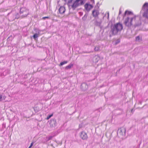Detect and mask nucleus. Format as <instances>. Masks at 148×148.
Instances as JSON below:
<instances>
[{"label":"nucleus","mask_w":148,"mask_h":148,"mask_svg":"<svg viewBox=\"0 0 148 148\" xmlns=\"http://www.w3.org/2000/svg\"><path fill=\"white\" fill-rule=\"evenodd\" d=\"M125 14L128 15V17L125 18L124 22V24L126 26L130 27L133 24L135 25H137L138 19L136 16L133 15L131 12L126 11Z\"/></svg>","instance_id":"f257e3e1"},{"label":"nucleus","mask_w":148,"mask_h":148,"mask_svg":"<svg viewBox=\"0 0 148 148\" xmlns=\"http://www.w3.org/2000/svg\"><path fill=\"white\" fill-rule=\"evenodd\" d=\"M123 27L122 24L120 23L115 24L112 28L111 32L112 35L116 34L119 32L122 29Z\"/></svg>","instance_id":"f03ea898"},{"label":"nucleus","mask_w":148,"mask_h":148,"mask_svg":"<svg viewBox=\"0 0 148 148\" xmlns=\"http://www.w3.org/2000/svg\"><path fill=\"white\" fill-rule=\"evenodd\" d=\"M126 130L124 127H121L118 129L117 134L120 137L125 136V134Z\"/></svg>","instance_id":"7ed1b4c3"},{"label":"nucleus","mask_w":148,"mask_h":148,"mask_svg":"<svg viewBox=\"0 0 148 148\" xmlns=\"http://www.w3.org/2000/svg\"><path fill=\"white\" fill-rule=\"evenodd\" d=\"M20 12L21 13H23V15L25 16H27L29 13V10L25 8H22L20 9Z\"/></svg>","instance_id":"20e7f679"},{"label":"nucleus","mask_w":148,"mask_h":148,"mask_svg":"<svg viewBox=\"0 0 148 148\" xmlns=\"http://www.w3.org/2000/svg\"><path fill=\"white\" fill-rule=\"evenodd\" d=\"M79 3H78L76 0L74 1L71 6V8L73 10H74L77 7L80 6Z\"/></svg>","instance_id":"39448f33"},{"label":"nucleus","mask_w":148,"mask_h":148,"mask_svg":"<svg viewBox=\"0 0 148 148\" xmlns=\"http://www.w3.org/2000/svg\"><path fill=\"white\" fill-rule=\"evenodd\" d=\"M86 10L87 11H89L93 8V6L88 3H86L84 5Z\"/></svg>","instance_id":"423d86ee"},{"label":"nucleus","mask_w":148,"mask_h":148,"mask_svg":"<svg viewBox=\"0 0 148 148\" xmlns=\"http://www.w3.org/2000/svg\"><path fill=\"white\" fill-rule=\"evenodd\" d=\"M92 14L93 16L95 17H98L99 15V12L98 10L94 9L92 12Z\"/></svg>","instance_id":"0eeeda50"},{"label":"nucleus","mask_w":148,"mask_h":148,"mask_svg":"<svg viewBox=\"0 0 148 148\" xmlns=\"http://www.w3.org/2000/svg\"><path fill=\"white\" fill-rule=\"evenodd\" d=\"M142 10L144 12L148 11V3H145L143 5L142 8Z\"/></svg>","instance_id":"6e6552de"},{"label":"nucleus","mask_w":148,"mask_h":148,"mask_svg":"<svg viewBox=\"0 0 148 148\" xmlns=\"http://www.w3.org/2000/svg\"><path fill=\"white\" fill-rule=\"evenodd\" d=\"M80 136L81 138L83 140L86 139L88 137L87 134L83 132H81Z\"/></svg>","instance_id":"1a4fd4ad"},{"label":"nucleus","mask_w":148,"mask_h":148,"mask_svg":"<svg viewBox=\"0 0 148 148\" xmlns=\"http://www.w3.org/2000/svg\"><path fill=\"white\" fill-rule=\"evenodd\" d=\"M65 10V8L64 6H61L59 9V13L61 14L64 13Z\"/></svg>","instance_id":"9d476101"},{"label":"nucleus","mask_w":148,"mask_h":148,"mask_svg":"<svg viewBox=\"0 0 148 148\" xmlns=\"http://www.w3.org/2000/svg\"><path fill=\"white\" fill-rule=\"evenodd\" d=\"M73 0H64L66 2L67 4L69 7H70L72 5Z\"/></svg>","instance_id":"9b49d317"},{"label":"nucleus","mask_w":148,"mask_h":148,"mask_svg":"<svg viewBox=\"0 0 148 148\" xmlns=\"http://www.w3.org/2000/svg\"><path fill=\"white\" fill-rule=\"evenodd\" d=\"M80 5H83L84 3V0H76Z\"/></svg>","instance_id":"f8f14e48"},{"label":"nucleus","mask_w":148,"mask_h":148,"mask_svg":"<svg viewBox=\"0 0 148 148\" xmlns=\"http://www.w3.org/2000/svg\"><path fill=\"white\" fill-rule=\"evenodd\" d=\"M73 64H69V65L66 66L65 67V69H70L71 67H73Z\"/></svg>","instance_id":"ddd939ff"},{"label":"nucleus","mask_w":148,"mask_h":148,"mask_svg":"<svg viewBox=\"0 0 148 148\" xmlns=\"http://www.w3.org/2000/svg\"><path fill=\"white\" fill-rule=\"evenodd\" d=\"M143 16L148 18V10L144 12Z\"/></svg>","instance_id":"4468645a"},{"label":"nucleus","mask_w":148,"mask_h":148,"mask_svg":"<svg viewBox=\"0 0 148 148\" xmlns=\"http://www.w3.org/2000/svg\"><path fill=\"white\" fill-rule=\"evenodd\" d=\"M67 63V61H64V62H61L59 65L60 66H62L63 65L66 64Z\"/></svg>","instance_id":"2eb2a0df"},{"label":"nucleus","mask_w":148,"mask_h":148,"mask_svg":"<svg viewBox=\"0 0 148 148\" xmlns=\"http://www.w3.org/2000/svg\"><path fill=\"white\" fill-rule=\"evenodd\" d=\"M33 37L35 40L36 39V38H37L38 37V36L37 34H35L33 36Z\"/></svg>","instance_id":"dca6fc26"},{"label":"nucleus","mask_w":148,"mask_h":148,"mask_svg":"<svg viewBox=\"0 0 148 148\" xmlns=\"http://www.w3.org/2000/svg\"><path fill=\"white\" fill-rule=\"evenodd\" d=\"M141 38H140L139 36H137L136 37V41H139L140 40H141Z\"/></svg>","instance_id":"f3484780"},{"label":"nucleus","mask_w":148,"mask_h":148,"mask_svg":"<svg viewBox=\"0 0 148 148\" xmlns=\"http://www.w3.org/2000/svg\"><path fill=\"white\" fill-rule=\"evenodd\" d=\"M53 114H52L49 115L47 117L46 119L47 120H48L50 118H51V116H53Z\"/></svg>","instance_id":"a211bd4d"},{"label":"nucleus","mask_w":148,"mask_h":148,"mask_svg":"<svg viewBox=\"0 0 148 148\" xmlns=\"http://www.w3.org/2000/svg\"><path fill=\"white\" fill-rule=\"evenodd\" d=\"M49 18V17L48 16H45V17H43L42 18V19L43 20H45L46 18L48 19V18Z\"/></svg>","instance_id":"6ab92c4d"},{"label":"nucleus","mask_w":148,"mask_h":148,"mask_svg":"<svg viewBox=\"0 0 148 148\" xmlns=\"http://www.w3.org/2000/svg\"><path fill=\"white\" fill-rule=\"evenodd\" d=\"M99 48L98 47H95V51H98L99 49Z\"/></svg>","instance_id":"aec40b11"},{"label":"nucleus","mask_w":148,"mask_h":148,"mask_svg":"<svg viewBox=\"0 0 148 148\" xmlns=\"http://www.w3.org/2000/svg\"><path fill=\"white\" fill-rule=\"evenodd\" d=\"M33 142L32 143L30 146H31V147H32V145H33Z\"/></svg>","instance_id":"412c9836"},{"label":"nucleus","mask_w":148,"mask_h":148,"mask_svg":"<svg viewBox=\"0 0 148 148\" xmlns=\"http://www.w3.org/2000/svg\"><path fill=\"white\" fill-rule=\"evenodd\" d=\"M107 14H108V18H109V12H107Z\"/></svg>","instance_id":"4be33fe9"},{"label":"nucleus","mask_w":148,"mask_h":148,"mask_svg":"<svg viewBox=\"0 0 148 148\" xmlns=\"http://www.w3.org/2000/svg\"><path fill=\"white\" fill-rule=\"evenodd\" d=\"M91 1H92V3H94V0H91Z\"/></svg>","instance_id":"5701e85b"},{"label":"nucleus","mask_w":148,"mask_h":148,"mask_svg":"<svg viewBox=\"0 0 148 148\" xmlns=\"http://www.w3.org/2000/svg\"><path fill=\"white\" fill-rule=\"evenodd\" d=\"M2 98V96L1 95H0V99Z\"/></svg>","instance_id":"b1692460"},{"label":"nucleus","mask_w":148,"mask_h":148,"mask_svg":"<svg viewBox=\"0 0 148 148\" xmlns=\"http://www.w3.org/2000/svg\"><path fill=\"white\" fill-rule=\"evenodd\" d=\"M31 147H31V146H30L29 147V148H31Z\"/></svg>","instance_id":"393cba45"}]
</instances>
